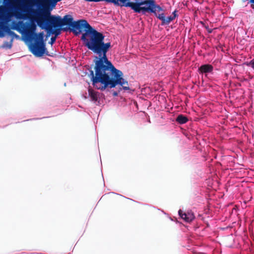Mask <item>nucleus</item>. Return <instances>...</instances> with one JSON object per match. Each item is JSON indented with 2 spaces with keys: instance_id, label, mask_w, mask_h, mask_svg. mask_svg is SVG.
<instances>
[{
  "instance_id": "1",
  "label": "nucleus",
  "mask_w": 254,
  "mask_h": 254,
  "mask_svg": "<svg viewBox=\"0 0 254 254\" xmlns=\"http://www.w3.org/2000/svg\"><path fill=\"white\" fill-rule=\"evenodd\" d=\"M83 28L85 29L81 40L89 50L98 56L94 60L95 74L93 70L90 71L94 87L103 91L108 87L112 88L120 85L124 90H129L127 81L122 77L123 72L116 69L107 58L111 43H104L103 34L93 28L86 20L74 21L71 25L72 30L76 34L81 33Z\"/></svg>"
},
{
  "instance_id": "2",
  "label": "nucleus",
  "mask_w": 254,
  "mask_h": 254,
  "mask_svg": "<svg viewBox=\"0 0 254 254\" xmlns=\"http://www.w3.org/2000/svg\"><path fill=\"white\" fill-rule=\"evenodd\" d=\"M4 6L0 7V37L4 36V32L13 38H19V36L11 31L10 28L5 25L14 16L17 19H27L25 13L29 12V7L26 4L27 0H2Z\"/></svg>"
},
{
  "instance_id": "3",
  "label": "nucleus",
  "mask_w": 254,
  "mask_h": 254,
  "mask_svg": "<svg viewBox=\"0 0 254 254\" xmlns=\"http://www.w3.org/2000/svg\"><path fill=\"white\" fill-rule=\"evenodd\" d=\"M127 7H130L135 12L139 13L142 12H151L156 15V12H160L163 11L162 8L158 5L155 3L153 0H146L140 1V0H135L134 2H128Z\"/></svg>"
},
{
  "instance_id": "4",
  "label": "nucleus",
  "mask_w": 254,
  "mask_h": 254,
  "mask_svg": "<svg viewBox=\"0 0 254 254\" xmlns=\"http://www.w3.org/2000/svg\"><path fill=\"white\" fill-rule=\"evenodd\" d=\"M29 0H27V1L26 2V4H27L29 7V12L28 13H31L34 15L36 16V17L35 18L30 19L31 23L28 26H26L25 23L22 21H19L17 23L14 24L12 27V29L16 30L19 32H21L22 30H24L26 35L29 38H31L33 36H34L35 37V34H36L35 33L36 30V25L34 23V22H36V21L35 20L39 16L43 18L44 16L42 15L38 11L31 12L30 8L31 6L29 5ZM25 13H26L24 14H26Z\"/></svg>"
},
{
  "instance_id": "5",
  "label": "nucleus",
  "mask_w": 254,
  "mask_h": 254,
  "mask_svg": "<svg viewBox=\"0 0 254 254\" xmlns=\"http://www.w3.org/2000/svg\"><path fill=\"white\" fill-rule=\"evenodd\" d=\"M44 34L43 32L35 34L34 42L30 46L31 52L36 57H41L45 53L46 48L44 41Z\"/></svg>"
},
{
  "instance_id": "6",
  "label": "nucleus",
  "mask_w": 254,
  "mask_h": 254,
  "mask_svg": "<svg viewBox=\"0 0 254 254\" xmlns=\"http://www.w3.org/2000/svg\"><path fill=\"white\" fill-rule=\"evenodd\" d=\"M37 25L42 29L46 30L49 35L51 34H54L56 37L60 34V30H54L53 27H59L61 26H55L50 21L51 20V16H50L47 12H45V14L44 15V17L42 18L40 16L37 17L35 20Z\"/></svg>"
},
{
  "instance_id": "7",
  "label": "nucleus",
  "mask_w": 254,
  "mask_h": 254,
  "mask_svg": "<svg viewBox=\"0 0 254 254\" xmlns=\"http://www.w3.org/2000/svg\"><path fill=\"white\" fill-rule=\"evenodd\" d=\"M47 13L51 16L50 22L55 26H61L62 27L64 25H68L71 27V25H72V23L74 22L72 17L70 15H66L63 18H61L60 16L50 15V12H48Z\"/></svg>"
},
{
  "instance_id": "8",
  "label": "nucleus",
  "mask_w": 254,
  "mask_h": 254,
  "mask_svg": "<svg viewBox=\"0 0 254 254\" xmlns=\"http://www.w3.org/2000/svg\"><path fill=\"white\" fill-rule=\"evenodd\" d=\"M61 0H34V3L39 8L46 10L49 6L54 7L57 3Z\"/></svg>"
},
{
  "instance_id": "9",
  "label": "nucleus",
  "mask_w": 254,
  "mask_h": 254,
  "mask_svg": "<svg viewBox=\"0 0 254 254\" xmlns=\"http://www.w3.org/2000/svg\"><path fill=\"white\" fill-rule=\"evenodd\" d=\"M178 213L180 217L188 222L191 221L194 218L193 213L190 211L183 213L181 210H179Z\"/></svg>"
},
{
  "instance_id": "10",
  "label": "nucleus",
  "mask_w": 254,
  "mask_h": 254,
  "mask_svg": "<svg viewBox=\"0 0 254 254\" xmlns=\"http://www.w3.org/2000/svg\"><path fill=\"white\" fill-rule=\"evenodd\" d=\"M213 67L210 64H203L200 66L199 68V71L201 73H208L211 72L213 70Z\"/></svg>"
},
{
  "instance_id": "11",
  "label": "nucleus",
  "mask_w": 254,
  "mask_h": 254,
  "mask_svg": "<svg viewBox=\"0 0 254 254\" xmlns=\"http://www.w3.org/2000/svg\"><path fill=\"white\" fill-rule=\"evenodd\" d=\"M88 94L91 101L94 102L97 101L99 96L97 92H95L93 89L89 88L88 89Z\"/></svg>"
},
{
  "instance_id": "12",
  "label": "nucleus",
  "mask_w": 254,
  "mask_h": 254,
  "mask_svg": "<svg viewBox=\"0 0 254 254\" xmlns=\"http://www.w3.org/2000/svg\"><path fill=\"white\" fill-rule=\"evenodd\" d=\"M173 16H169L167 17H165L163 25L169 24L171 21L176 18L177 15L175 11L173 12Z\"/></svg>"
},
{
  "instance_id": "13",
  "label": "nucleus",
  "mask_w": 254,
  "mask_h": 254,
  "mask_svg": "<svg viewBox=\"0 0 254 254\" xmlns=\"http://www.w3.org/2000/svg\"><path fill=\"white\" fill-rule=\"evenodd\" d=\"M188 120L187 118L182 115H179L176 119L177 122L181 124L187 123Z\"/></svg>"
},
{
  "instance_id": "14",
  "label": "nucleus",
  "mask_w": 254,
  "mask_h": 254,
  "mask_svg": "<svg viewBox=\"0 0 254 254\" xmlns=\"http://www.w3.org/2000/svg\"><path fill=\"white\" fill-rule=\"evenodd\" d=\"M12 40H11V42H5L3 43L2 47L3 48L10 49L12 47Z\"/></svg>"
},
{
  "instance_id": "15",
  "label": "nucleus",
  "mask_w": 254,
  "mask_h": 254,
  "mask_svg": "<svg viewBox=\"0 0 254 254\" xmlns=\"http://www.w3.org/2000/svg\"><path fill=\"white\" fill-rule=\"evenodd\" d=\"M157 12H156V15H155L158 18L162 21V24L163 25L164 19L165 18V16L163 13L157 14Z\"/></svg>"
},
{
  "instance_id": "16",
  "label": "nucleus",
  "mask_w": 254,
  "mask_h": 254,
  "mask_svg": "<svg viewBox=\"0 0 254 254\" xmlns=\"http://www.w3.org/2000/svg\"><path fill=\"white\" fill-rule=\"evenodd\" d=\"M245 64L249 66H251L254 70V60H252L250 62L246 63Z\"/></svg>"
},
{
  "instance_id": "17",
  "label": "nucleus",
  "mask_w": 254,
  "mask_h": 254,
  "mask_svg": "<svg viewBox=\"0 0 254 254\" xmlns=\"http://www.w3.org/2000/svg\"><path fill=\"white\" fill-rule=\"evenodd\" d=\"M56 37H52L51 38V40H50V41L49 42V43L51 44V45H53L56 41Z\"/></svg>"
},
{
  "instance_id": "18",
  "label": "nucleus",
  "mask_w": 254,
  "mask_h": 254,
  "mask_svg": "<svg viewBox=\"0 0 254 254\" xmlns=\"http://www.w3.org/2000/svg\"><path fill=\"white\" fill-rule=\"evenodd\" d=\"M206 28L207 29V31H208V32L209 33H211L212 32V30L209 29L207 27H206Z\"/></svg>"
},
{
  "instance_id": "19",
  "label": "nucleus",
  "mask_w": 254,
  "mask_h": 254,
  "mask_svg": "<svg viewBox=\"0 0 254 254\" xmlns=\"http://www.w3.org/2000/svg\"><path fill=\"white\" fill-rule=\"evenodd\" d=\"M113 95H114V96H117V95H118V93H117V92H114Z\"/></svg>"
},
{
  "instance_id": "20",
  "label": "nucleus",
  "mask_w": 254,
  "mask_h": 254,
  "mask_svg": "<svg viewBox=\"0 0 254 254\" xmlns=\"http://www.w3.org/2000/svg\"><path fill=\"white\" fill-rule=\"evenodd\" d=\"M251 1L252 3H254V0H251Z\"/></svg>"
}]
</instances>
